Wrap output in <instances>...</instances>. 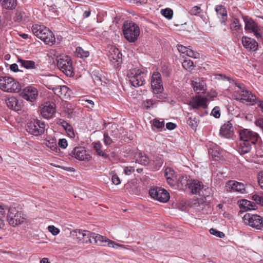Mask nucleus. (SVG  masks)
<instances>
[{
	"mask_svg": "<svg viewBox=\"0 0 263 263\" xmlns=\"http://www.w3.org/2000/svg\"><path fill=\"white\" fill-rule=\"evenodd\" d=\"M239 135L240 141L238 151L241 155L249 153L251 145L255 144L259 137L257 133L247 129L240 130Z\"/></svg>",
	"mask_w": 263,
	"mask_h": 263,
	"instance_id": "nucleus-1",
	"label": "nucleus"
},
{
	"mask_svg": "<svg viewBox=\"0 0 263 263\" xmlns=\"http://www.w3.org/2000/svg\"><path fill=\"white\" fill-rule=\"evenodd\" d=\"M31 29L33 34L42 40L46 45L52 46L55 43L54 35L46 27L35 24L32 26Z\"/></svg>",
	"mask_w": 263,
	"mask_h": 263,
	"instance_id": "nucleus-2",
	"label": "nucleus"
},
{
	"mask_svg": "<svg viewBox=\"0 0 263 263\" xmlns=\"http://www.w3.org/2000/svg\"><path fill=\"white\" fill-rule=\"evenodd\" d=\"M124 37L130 43L135 42L139 35L140 29L138 25L132 21H126L122 27Z\"/></svg>",
	"mask_w": 263,
	"mask_h": 263,
	"instance_id": "nucleus-3",
	"label": "nucleus"
},
{
	"mask_svg": "<svg viewBox=\"0 0 263 263\" xmlns=\"http://www.w3.org/2000/svg\"><path fill=\"white\" fill-rule=\"evenodd\" d=\"M0 89L5 92H16L21 90V85L11 77L1 76Z\"/></svg>",
	"mask_w": 263,
	"mask_h": 263,
	"instance_id": "nucleus-4",
	"label": "nucleus"
},
{
	"mask_svg": "<svg viewBox=\"0 0 263 263\" xmlns=\"http://www.w3.org/2000/svg\"><path fill=\"white\" fill-rule=\"evenodd\" d=\"M145 76L146 74L144 70L137 68L131 69L127 73L130 83L135 87L142 86L144 84Z\"/></svg>",
	"mask_w": 263,
	"mask_h": 263,
	"instance_id": "nucleus-5",
	"label": "nucleus"
},
{
	"mask_svg": "<svg viewBox=\"0 0 263 263\" xmlns=\"http://www.w3.org/2000/svg\"><path fill=\"white\" fill-rule=\"evenodd\" d=\"M57 66L61 71L67 76H73L72 63L69 57L67 55L60 56L57 58Z\"/></svg>",
	"mask_w": 263,
	"mask_h": 263,
	"instance_id": "nucleus-6",
	"label": "nucleus"
},
{
	"mask_svg": "<svg viewBox=\"0 0 263 263\" xmlns=\"http://www.w3.org/2000/svg\"><path fill=\"white\" fill-rule=\"evenodd\" d=\"M243 219L244 222L250 227L257 230H263V218L260 215L251 213H246Z\"/></svg>",
	"mask_w": 263,
	"mask_h": 263,
	"instance_id": "nucleus-7",
	"label": "nucleus"
},
{
	"mask_svg": "<svg viewBox=\"0 0 263 263\" xmlns=\"http://www.w3.org/2000/svg\"><path fill=\"white\" fill-rule=\"evenodd\" d=\"M26 130L35 136L42 135L45 132V123L40 120L33 119L27 124Z\"/></svg>",
	"mask_w": 263,
	"mask_h": 263,
	"instance_id": "nucleus-8",
	"label": "nucleus"
},
{
	"mask_svg": "<svg viewBox=\"0 0 263 263\" xmlns=\"http://www.w3.org/2000/svg\"><path fill=\"white\" fill-rule=\"evenodd\" d=\"M25 219V215L21 212L17 211L15 208L9 209L7 220L10 225L15 227L24 222Z\"/></svg>",
	"mask_w": 263,
	"mask_h": 263,
	"instance_id": "nucleus-9",
	"label": "nucleus"
},
{
	"mask_svg": "<svg viewBox=\"0 0 263 263\" xmlns=\"http://www.w3.org/2000/svg\"><path fill=\"white\" fill-rule=\"evenodd\" d=\"M149 195L152 198L162 202H166L170 199L169 193L164 189L161 187H155L150 189Z\"/></svg>",
	"mask_w": 263,
	"mask_h": 263,
	"instance_id": "nucleus-10",
	"label": "nucleus"
},
{
	"mask_svg": "<svg viewBox=\"0 0 263 263\" xmlns=\"http://www.w3.org/2000/svg\"><path fill=\"white\" fill-rule=\"evenodd\" d=\"M208 101L207 98L198 94L190 99L189 105L193 109H205L208 107Z\"/></svg>",
	"mask_w": 263,
	"mask_h": 263,
	"instance_id": "nucleus-11",
	"label": "nucleus"
},
{
	"mask_svg": "<svg viewBox=\"0 0 263 263\" xmlns=\"http://www.w3.org/2000/svg\"><path fill=\"white\" fill-rule=\"evenodd\" d=\"M21 94L26 100L33 102L37 99L39 92L36 88L33 86H27L23 89Z\"/></svg>",
	"mask_w": 263,
	"mask_h": 263,
	"instance_id": "nucleus-12",
	"label": "nucleus"
},
{
	"mask_svg": "<svg viewBox=\"0 0 263 263\" xmlns=\"http://www.w3.org/2000/svg\"><path fill=\"white\" fill-rule=\"evenodd\" d=\"M236 99L242 102L245 101L251 105L256 104L258 100L257 97L248 90L242 91V93L239 95V97L236 98Z\"/></svg>",
	"mask_w": 263,
	"mask_h": 263,
	"instance_id": "nucleus-13",
	"label": "nucleus"
},
{
	"mask_svg": "<svg viewBox=\"0 0 263 263\" xmlns=\"http://www.w3.org/2000/svg\"><path fill=\"white\" fill-rule=\"evenodd\" d=\"M151 86L155 93H161L163 90L161 74L158 72H154L151 79Z\"/></svg>",
	"mask_w": 263,
	"mask_h": 263,
	"instance_id": "nucleus-14",
	"label": "nucleus"
},
{
	"mask_svg": "<svg viewBox=\"0 0 263 263\" xmlns=\"http://www.w3.org/2000/svg\"><path fill=\"white\" fill-rule=\"evenodd\" d=\"M55 112V104L53 102H46L41 109V114L45 119L52 118Z\"/></svg>",
	"mask_w": 263,
	"mask_h": 263,
	"instance_id": "nucleus-15",
	"label": "nucleus"
},
{
	"mask_svg": "<svg viewBox=\"0 0 263 263\" xmlns=\"http://www.w3.org/2000/svg\"><path fill=\"white\" fill-rule=\"evenodd\" d=\"M92 242L93 241L94 243H96L98 245H103V242H106L108 241V246L112 248H117V247H123V245H120L119 243H117L111 240H107L105 237L103 236L97 234L96 233H92Z\"/></svg>",
	"mask_w": 263,
	"mask_h": 263,
	"instance_id": "nucleus-16",
	"label": "nucleus"
},
{
	"mask_svg": "<svg viewBox=\"0 0 263 263\" xmlns=\"http://www.w3.org/2000/svg\"><path fill=\"white\" fill-rule=\"evenodd\" d=\"M186 185L191 190V193L193 194H199L202 189L204 188L203 183L197 179H191L187 181Z\"/></svg>",
	"mask_w": 263,
	"mask_h": 263,
	"instance_id": "nucleus-17",
	"label": "nucleus"
},
{
	"mask_svg": "<svg viewBox=\"0 0 263 263\" xmlns=\"http://www.w3.org/2000/svg\"><path fill=\"white\" fill-rule=\"evenodd\" d=\"M245 29L249 32L253 33L254 35L257 37H261V34L259 33V28L257 24L252 20H245Z\"/></svg>",
	"mask_w": 263,
	"mask_h": 263,
	"instance_id": "nucleus-18",
	"label": "nucleus"
},
{
	"mask_svg": "<svg viewBox=\"0 0 263 263\" xmlns=\"http://www.w3.org/2000/svg\"><path fill=\"white\" fill-rule=\"evenodd\" d=\"M220 135L226 138L232 137L234 134V127L230 121L224 123L220 128Z\"/></svg>",
	"mask_w": 263,
	"mask_h": 263,
	"instance_id": "nucleus-19",
	"label": "nucleus"
},
{
	"mask_svg": "<svg viewBox=\"0 0 263 263\" xmlns=\"http://www.w3.org/2000/svg\"><path fill=\"white\" fill-rule=\"evenodd\" d=\"M50 89V88H49ZM55 95L60 98H64L70 97V90L65 85H59L56 87L51 88Z\"/></svg>",
	"mask_w": 263,
	"mask_h": 263,
	"instance_id": "nucleus-20",
	"label": "nucleus"
},
{
	"mask_svg": "<svg viewBox=\"0 0 263 263\" xmlns=\"http://www.w3.org/2000/svg\"><path fill=\"white\" fill-rule=\"evenodd\" d=\"M241 42L243 46L248 51H255L257 49L258 43L250 37L243 36Z\"/></svg>",
	"mask_w": 263,
	"mask_h": 263,
	"instance_id": "nucleus-21",
	"label": "nucleus"
},
{
	"mask_svg": "<svg viewBox=\"0 0 263 263\" xmlns=\"http://www.w3.org/2000/svg\"><path fill=\"white\" fill-rule=\"evenodd\" d=\"M122 55L118 48L112 47L110 50L108 58L113 64L117 63V65H119L122 62Z\"/></svg>",
	"mask_w": 263,
	"mask_h": 263,
	"instance_id": "nucleus-22",
	"label": "nucleus"
},
{
	"mask_svg": "<svg viewBox=\"0 0 263 263\" xmlns=\"http://www.w3.org/2000/svg\"><path fill=\"white\" fill-rule=\"evenodd\" d=\"M192 85L195 91L199 94L200 93H204L206 90V85L205 82L200 79H195L192 81Z\"/></svg>",
	"mask_w": 263,
	"mask_h": 263,
	"instance_id": "nucleus-23",
	"label": "nucleus"
},
{
	"mask_svg": "<svg viewBox=\"0 0 263 263\" xmlns=\"http://www.w3.org/2000/svg\"><path fill=\"white\" fill-rule=\"evenodd\" d=\"M227 186L231 189L232 191L241 194L245 193L246 189L245 185L240 182L234 180H231L227 182Z\"/></svg>",
	"mask_w": 263,
	"mask_h": 263,
	"instance_id": "nucleus-24",
	"label": "nucleus"
},
{
	"mask_svg": "<svg viewBox=\"0 0 263 263\" xmlns=\"http://www.w3.org/2000/svg\"><path fill=\"white\" fill-rule=\"evenodd\" d=\"M70 155L72 157H74L75 158L81 161L87 159L86 150L82 147H75L71 151Z\"/></svg>",
	"mask_w": 263,
	"mask_h": 263,
	"instance_id": "nucleus-25",
	"label": "nucleus"
},
{
	"mask_svg": "<svg viewBox=\"0 0 263 263\" xmlns=\"http://www.w3.org/2000/svg\"><path fill=\"white\" fill-rule=\"evenodd\" d=\"M239 206L241 211H246L249 210H255L257 209L256 203L251 201L242 199L238 201Z\"/></svg>",
	"mask_w": 263,
	"mask_h": 263,
	"instance_id": "nucleus-26",
	"label": "nucleus"
},
{
	"mask_svg": "<svg viewBox=\"0 0 263 263\" xmlns=\"http://www.w3.org/2000/svg\"><path fill=\"white\" fill-rule=\"evenodd\" d=\"M7 106L11 109L18 111L21 108V102L15 97H10L6 100Z\"/></svg>",
	"mask_w": 263,
	"mask_h": 263,
	"instance_id": "nucleus-27",
	"label": "nucleus"
},
{
	"mask_svg": "<svg viewBox=\"0 0 263 263\" xmlns=\"http://www.w3.org/2000/svg\"><path fill=\"white\" fill-rule=\"evenodd\" d=\"M134 157L136 162H138L141 165H146L149 164L150 163V161L148 157L142 152L136 153Z\"/></svg>",
	"mask_w": 263,
	"mask_h": 263,
	"instance_id": "nucleus-28",
	"label": "nucleus"
},
{
	"mask_svg": "<svg viewBox=\"0 0 263 263\" xmlns=\"http://www.w3.org/2000/svg\"><path fill=\"white\" fill-rule=\"evenodd\" d=\"M218 17L220 19L221 23L225 25L227 21V11L222 5L217 6L215 8Z\"/></svg>",
	"mask_w": 263,
	"mask_h": 263,
	"instance_id": "nucleus-29",
	"label": "nucleus"
},
{
	"mask_svg": "<svg viewBox=\"0 0 263 263\" xmlns=\"http://www.w3.org/2000/svg\"><path fill=\"white\" fill-rule=\"evenodd\" d=\"M163 163V161L161 157L155 156L150 162L149 164L151 168L153 170L158 171L161 167Z\"/></svg>",
	"mask_w": 263,
	"mask_h": 263,
	"instance_id": "nucleus-30",
	"label": "nucleus"
},
{
	"mask_svg": "<svg viewBox=\"0 0 263 263\" xmlns=\"http://www.w3.org/2000/svg\"><path fill=\"white\" fill-rule=\"evenodd\" d=\"M18 62L20 63L22 67L25 68L26 69H35L36 66L35 63L31 60H25L21 58L18 59Z\"/></svg>",
	"mask_w": 263,
	"mask_h": 263,
	"instance_id": "nucleus-31",
	"label": "nucleus"
},
{
	"mask_svg": "<svg viewBox=\"0 0 263 263\" xmlns=\"http://www.w3.org/2000/svg\"><path fill=\"white\" fill-rule=\"evenodd\" d=\"M2 7L7 10H12L17 6V0H0Z\"/></svg>",
	"mask_w": 263,
	"mask_h": 263,
	"instance_id": "nucleus-32",
	"label": "nucleus"
},
{
	"mask_svg": "<svg viewBox=\"0 0 263 263\" xmlns=\"http://www.w3.org/2000/svg\"><path fill=\"white\" fill-rule=\"evenodd\" d=\"M95 83L98 85L106 84V79L104 76H102L101 73L95 72L92 76Z\"/></svg>",
	"mask_w": 263,
	"mask_h": 263,
	"instance_id": "nucleus-33",
	"label": "nucleus"
},
{
	"mask_svg": "<svg viewBox=\"0 0 263 263\" xmlns=\"http://www.w3.org/2000/svg\"><path fill=\"white\" fill-rule=\"evenodd\" d=\"M85 230L76 229L70 232L71 236L74 238L80 241L83 238V234Z\"/></svg>",
	"mask_w": 263,
	"mask_h": 263,
	"instance_id": "nucleus-34",
	"label": "nucleus"
},
{
	"mask_svg": "<svg viewBox=\"0 0 263 263\" xmlns=\"http://www.w3.org/2000/svg\"><path fill=\"white\" fill-rule=\"evenodd\" d=\"M92 233L88 231H85L83 238L81 240V242L83 243H92Z\"/></svg>",
	"mask_w": 263,
	"mask_h": 263,
	"instance_id": "nucleus-35",
	"label": "nucleus"
},
{
	"mask_svg": "<svg viewBox=\"0 0 263 263\" xmlns=\"http://www.w3.org/2000/svg\"><path fill=\"white\" fill-rule=\"evenodd\" d=\"M101 144L99 142L94 143L93 148L97 154L100 156H102L104 158H107L108 157V155L101 150Z\"/></svg>",
	"mask_w": 263,
	"mask_h": 263,
	"instance_id": "nucleus-36",
	"label": "nucleus"
},
{
	"mask_svg": "<svg viewBox=\"0 0 263 263\" xmlns=\"http://www.w3.org/2000/svg\"><path fill=\"white\" fill-rule=\"evenodd\" d=\"M76 54L78 57L84 58L88 57L89 52L88 51L84 50L82 47H78L76 48Z\"/></svg>",
	"mask_w": 263,
	"mask_h": 263,
	"instance_id": "nucleus-37",
	"label": "nucleus"
},
{
	"mask_svg": "<svg viewBox=\"0 0 263 263\" xmlns=\"http://www.w3.org/2000/svg\"><path fill=\"white\" fill-rule=\"evenodd\" d=\"M199 122V120L198 118H192L191 117L189 118L187 123L192 129H196L198 125Z\"/></svg>",
	"mask_w": 263,
	"mask_h": 263,
	"instance_id": "nucleus-38",
	"label": "nucleus"
},
{
	"mask_svg": "<svg viewBox=\"0 0 263 263\" xmlns=\"http://www.w3.org/2000/svg\"><path fill=\"white\" fill-rule=\"evenodd\" d=\"M183 67L189 71L192 70L194 67V63L190 59H185L182 63Z\"/></svg>",
	"mask_w": 263,
	"mask_h": 263,
	"instance_id": "nucleus-39",
	"label": "nucleus"
},
{
	"mask_svg": "<svg viewBox=\"0 0 263 263\" xmlns=\"http://www.w3.org/2000/svg\"><path fill=\"white\" fill-rule=\"evenodd\" d=\"M241 28V26L239 23V20L237 18H234L233 20L232 23L230 25V29L232 31H238Z\"/></svg>",
	"mask_w": 263,
	"mask_h": 263,
	"instance_id": "nucleus-40",
	"label": "nucleus"
},
{
	"mask_svg": "<svg viewBox=\"0 0 263 263\" xmlns=\"http://www.w3.org/2000/svg\"><path fill=\"white\" fill-rule=\"evenodd\" d=\"M198 204L196 206L198 207V210L202 211L204 212V211L206 210V208H209V205L206 203V202L203 200L201 199L200 200H198V202H195L194 203L195 205Z\"/></svg>",
	"mask_w": 263,
	"mask_h": 263,
	"instance_id": "nucleus-41",
	"label": "nucleus"
},
{
	"mask_svg": "<svg viewBox=\"0 0 263 263\" xmlns=\"http://www.w3.org/2000/svg\"><path fill=\"white\" fill-rule=\"evenodd\" d=\"M251 199L256 202V203L263 206V194L259 195L255 194L252 196Z\"/></svg>",
	"mask_w": 263,
	"mask_h": 263,
	"instance_id": "nucleus-42",
	"label": "nucleus"
},
{
	"mask_svg": "<svg viewBox=\"0 0 263 263\" xmlns=\"http://www.w3.org/2000/svg\"><path fill=\"white\" fill-rule=\"evenodd\" d=\"M161 14L168 19H171L173 17V11L170 8L162 9L161 11Z\"/></svg>",
	"mask_w": 263,
	"mask_h": 263,
	"instance_id": "nucleus-43",
	"label": "nucleus"
},
{
	"mask_svg": "<svg viewBox=\"0 0 263 263\" xmlns=\"http://www.w3.org/2000/svg\"><path fill=\"white\" fill-rule=\"evenodd\" d=\"M46 145L52 151H57L58 149L56 142L54 140H52L51 142L47 141L46 142Z\"/></svg>",
	"mask_w": 263,
	"mask_h": 263,
	"instance_id": "nucleus-44",
	"label": "nucleus"
},
{
	"mask_svg": "<svg viewBox=\"0 0 263 263\" xmlns=\"http://www.w3.org/2000/svg\"><path fill=\"white\" fill-rule=\"evenodd\" d=\"M164 176L166 179H170V177H174V170L171 167L166 168Z\"/></svg>",
	"mask_w": 263,
	"mask_h": 263,
	"instance_id": "nucleus-45",
	"label": "nucleus"
},
{
	"mask_svg": "<svg viewBox=\"0 0 263 263\" xmlns=\"http://www.w3.org/2000/svg\"><path fill=\"white\" fill-rule=\"evenodd\" d=\"M210 194L211 189L208 187L204 186V188L201 191V193L199 194V195L203 197L204 198H205L206 197H209L210 195Z\"/></svg>",
	"mask_w": 263,
	"mask_h": 263,
	"instance_id": "nucleus-46",
	"label": "nucleus"
},
{
	"mask_svg": "<svg viewBox=\"0 0 263 263\" xmlns=\"http://www.w3.org/2000/svg\"><path fill=\"white\" fill-rule=\"evenodd\" d=\"M186 55L189 57H191L194 59H197L199 58V53L198 52L189 48L187 50Z\"/></svg>",
	"mask_w": 263,
	"mask_h": 263,
	"instance_id": "nucleus-47",
	"label": "nucleus"
},
{
	"mask_svg": "<svg viewBox=\"0 0 263 263\" xmlns=\"http://www.w3.org/2000/svg\"><path fill=\"white\" fill-rule=\"evenodd\" d=\"M210 232L211 234L215 235L219 238H223L224 236V234L223 232L218 231L217 230L212 228L210 230Z\"/></svg>",
	"mask_w": 263,
	"mask_h": 263,
	"instance_id": "nucleus-48",
	"label": "nucleus"
},
{
	"mask_svg": "<svg viewBox=\"0 0 263 263\" xmlns=\"http://www.w3.org/2000/svg\"><path fill=\"white\" fill-rule=\"evenodd\" d=\"M201 12V9L199 6H196L191 9L189 12L191 15H196Z\"/></svg>",
	"mask_w": 263,
	"mask_h": 263,
	"instance_id": "nucleus-49",
	"label": "nucleus"
},
{
	"mask_svg": "<svg viewBox=\"0 0 263 263\" xmlns=\"http://www.w3.org/2000/svg\"><path fill=\"white\" fill-rule=\"evenodd\" d=\"M111 174H112V177H111L112 182L115 185L120 184L121 183V181H120V179L119 177H118V176L117 174H114L112 172H111Z\"/></svg>",
	"mask_w": 263,
	"mask_h": 263,
	"instance_id": "nucleus-50",
	"label": "nucleus"
},
{
	"mask_svg": "<svg viewBox=\"0 0 263 263\" xmlns=\"http://www.w3.org/2000/svg\"><path fill=\"white\" fill-rule=\"evenodd\" d=\"M48 230L53 235H57L60 233V230L54 226H49Z\"/></svg>",
	"mask_w": 263,
	"mask_h": 263,
	"instance_id": "nucleus-51",
	"label": "nucleus"
},
{
	"mask_svg": "<svg viewBox=\"0 0 263 263\" xmlns=\"http://www.w3.org/2000/svg\"><path fill=\"white\" fill-rule=\"evenodd\" d=\"M211 115L216 118H218L220 116V109L218 106L215 107L212 110Z\"/></svg>",
	"mask_w": 263,
	"mask_h": 263,
	"instance_id": "nucleus-52",
	"label": "nucleus"
},
{
	"mask_svg": "<svg viewBox=\"0 0 263 263\" xmlns=\"http://www.w3.org/2000/svg\"><path fill=\"white\" fill-rule=\"evenodd\" d=\"M24 13L20 11H17L14 17V21L18 22H21L23 17Z\"/></svg>",
	"mask_w": 263,
	"mask_h": 263,
	"instance_id": "nucleus-53",
	"label": "nucleus"
},
{
	"mask_svg": "<svg viewBox=\"0 0 263 263\" xmlns=\"http://www.w3.org/2000/svg\"><path fill=\"white\" fill-rule=\"evenodd\" d=\"M154 126L158 129H161L164 126V122L163 121H160L158 120H155L153 122Z\"/></svg>",
	"mask_w": 263,
	"mask_h": 263,
	"instance_id": "nucleus-54",
	"label": "nucleus"
},
{
	"mask_svg": "<svg viewBox=\"0 0 263 263\" xmlns=\"http://www.w3.org/2000/svg\"><path fill=\"white\" fill-rule=\"evenodd\" d=\"M103 141H104L105 144H106V145H110L112 142L111 139L109 136L108 134L106 132H105L104 134Z\"/></svg>",
	"mask_w": 263,
	"mask_h": 263,
	"instance_id": "nucleus-55",
	"label": "nucleus"
},
{
	"mask_svg": "<svg viewBox=\"0 0 263 263\" xmlns=\"http://www.w3.org/2000/svg\"><path fill=\"white\" fill-rule=\"evenodd\" d=\"M235 85L238 88L239 90L236 91L239 95L242 93V91L247 90L245 86L241 83H235Z\"/></svg>",
	"mask_w": 263,
	"mask_h": 263,
	"instance_id": "nucleus-56",
	"label": "nucleus"
},
{
	"mask_svg": "<svg viewBox=\"0 0 263 263\" xmlns=\"http://www.w3.org/2000/svg\"><path fill=\"white\" fill-rule=\"evenodd\" d=\"M58 145L62 148H65L68 145L67 141L65 139H61L59 140Z\"/></svg>",
	"mask_w": 263,
	"mask_h": 263,
	"instance_id": "nucleus-57",
	"label": "nucleus"
},
{
	"mask_svg": "<svg viewBox=\"0 0 263 263\" xmlns=\"http://www.w3.org/2000/svg\"><path fill=\"white\" fill-rule=\"evenodd\" d=\"M209 153L211 155L213 159L218 160L219 159V153L214 149H210Z\"/></svg>",
	"mask_w": 263,
	"mask_h": 263,
	"instance_id": "nucleus-58",
	"label": "nucleus"
},
{
	"mask_svg": "<svg viewBox=\"0 0 263 263\" xmlns=\"http://www.w3.org/2000/svg\"><path fill=\"white\" fill-rule=\"evenodd\" d=\"M124 173L127 175L132 174L135 171V168L132 166H126L124 170Z\"/></svg>",
	"mask_w": 263,
	"mask_h": 263,
	"instance_id": "nucleus-59",
	"label": "nucleus"
},
{
	"mask_svg": "<svg viewBox=\"0 0 263 263\" xmlns=\"http://www.w3.org/2000/svg\"><path fill=\"white\" fill-rule=\"evenodd\" d=\"M57 123L58 125H61L64 129L67 128V126L69 124L67 122L62 119H58Z\"/></svg>",
	"mask_w": 263,
	"mask_h": 263,
	"instance_id": "nucleus-60",
	"label": "nucleus"
},
{
	"mask_svg": "<svg viewBox=\"0 0 263 263\" xmlns=\"http://www.w3.org/2000/svg\"><path fill=\"white\" fill-rule=\"evenodd\" d=\"M258 183L261 189H263V171L259 172L258 175Z\"/></svg>",
	"mask_w": 263,
	"mask_h": 263,
	"instance_id": "nucleus-61",
	"label": "nucleus"
},
{
	"mask_svg": "<svg viewBox=\"0 0 263 263\" xmlns=\"http://www.w3.org/2000/svg\"><path fill=\"white\" fill-rule=\"evenodd\" d=\"M177 49L179 52L186 54L188 48L182 45H178Z\"/></svg>",
	"mask_w": 263,
	"mask_h": 263,
	"instance_id": "nucleus-62",
	"label": "nucleus"
},
{
	"mask_svg": "<svg viewBox=\"0 0 263 263\" xmlns=\"http://www.w3.org/2000/svg\"><path fill=\"white\" fill-rule=\"evenodd\" d=\"M9 209L7 206L0 205V215H5L7 212H8Z\"/></svg>",
	"mask_w": 263,
	"mask_h": 263,
	"instance_id": "nucleus-63",
	"label": "nucleus"
},
{
	"mask_svg": "<svg viewBox=\"0 0 263 263\" xmlns=\"http://www.w3.org/2000/svg\"><path fill=\"white\" fill-rule=\"evenodd\" d=\"M66 131L68 132V134L70 135V136H74V134L73 132V130L72 127L70 125L68 124L67 126V128L64 129Z\"/></svg>",
	"mask_w": 263,
	"mask_h": 263,
	"instance_id": "nucleus-64",
	"label": "nucleus"
}]
</instances>
